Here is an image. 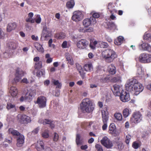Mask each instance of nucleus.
I'll use <instances>...</instances> for the list:
<instances>
[{
  "label": "nucleus",
  "mask_w": 151,
  "mask_h": 151,
  "mask_svg": "<svg viewBox=\"0 0 151 151\" xmlns=\"http://www.w3.org/2000/svg\"><path fill=\"white\" fill-rule=\"evenodd\" d=\"M8 132L13 137L16 138V145L17 147H20L23 145L25 138L23 134L12 128H9L8 130Z\"/></svg>",
  "instance_id": "1"
},
{
  "label": "nucleus",
  "mask_w": 151,
  "mask_h": 151,
  "mask_svg": "<svg viewBox=\"0 0 151 151\" xmlns=\"http://www.w3.org/2000/svg\"><path fill=\"white\" fill-rule=\"evenodd\" d=\"M80 108L83 113H90L93 110L94 105L89 99L86 98L82 100L80 104Z\"/></svg>",
  "instance_id": "2"
},
{
  "label": "nucleus",
  "mask_w": 151,
  "mask_h": 151,
  "mask_svg": "<svg viewBox=\"0 0 151 151\" xmlns=\"http://www.w3.org/2000/svg\"><path fill=\"white\" fill-rule=\"evenodd\" d=\"M128 86L129 90L130 91H134L136 95L139 94L144 89L142 85L138 83L137 80L135 79H133L131 81Z\"/></svg>",
  "instance_id": "3"
},
{
  "label": "nucleus",
  "mask_w": 151,
  "mask_h": 151,
  "mask_svg": "<svg viewBox=\"0 0 151 151\" xmlns=\"http://www.w3.org/2000/svg\"><path fill=\"white\" fill-rule=\"evenodd\" d=\"M102 57L106 62L111 63L116 58L117 55L116 52L111 49H108L103 51L102 53Z\"/></svg>",
  "instance_id": "4"
},
{
  "label": "nucleus",
  "mask_w": 151,
  "mask_h": 151,
  "mask_svg": "<svg viewBox=\"0 0 151 151\" xmlns=\"http://www.w3.org/2000/svg\"><path fill=\"white\" fill-rule=\"evenodd\" d=\"M142 116L139 111L133 112L130 118V122L132 123L137 124L142 121Z\"/></svg>",
  "instance_id": "5"
},
{
  "label": "nucleus",
  "mask_w": 151,
  "mask_h": 151,
  "mask_svg": "<svg viewBox=\"0 0 151 151\" xmlns=\"http://www.w3.org/2000/svg\"><path fill=\"white\" fill-rule=\"evenodd\" d=\"M139 61L143 63H148L151 62V54L146 52L141 53L139 55Z\"/></svg>",
  "instance_id": "6"
},
{
  "label": "nucleus",
  "mask_w": 151,
  "mask_h": 151,
  "mask_svg": "<svg viewBox=\"0 0 151 151\" xmlns=\"http://www.w3.org/2000/svg\"><path fill=\"white\" fill-rule=\"evenodd\" d=\"M17 120L22 124H27L31 122L30 118L26 115L19 114L17 116Z\"/></svg>",
  "instance_id": "7"
},
{
  "label": "nucleus",
  "mask_w": 151,
  "mask_h": 151,
  "mask_svg": "<svg viewBox=\"0 0 151 151\" xmlns=\"http://www.w3.org/2000/svg\"><path fill=\"white\" fill-rule=\"evenodd\" d=\"M101 143L107 148H111L113 146L112 142L106 137H103L101 141Z\"/></svg>",
  "instance_id": "8"
},
{
  "label": "nucleus",
  "mask_w": 151,
  "mask_h": 151,
  "mask_svg": "<svg viewBox=\"0 0 151 151\" xmlns=\"http://www.w3.org/2000/svg\"><path fill=\"white\" fill-rule=\"evenodd\" d=\"M24 72L21 70H20L19 68H17L16 70L15 74V78L14 80L15 83L19 82L21 79L22 77L24 75Z\"/></svg>",
  "instance_id": "9"
},
{
  "label": "nucleus",
  "mask_w": 151,
  "mask_h": 151,
  "mask_svg": "<svg viewBox=\"0 0 151 151\" xmlns=\"http://www.w3.org/2000/svg\"><path fill=\"white\" fill-rule=\"evenodd\" d=\"M120 99L122 102H126L129 101L130 99L129 93L124 90H122L120 95Z\"/></svg>",
  "instance_id": "10"
},
{
  "label": "nucleus",
  "mask_w": 151,
  "mask_h": 151,
  "mask_svg": "<svg viewBox=\"0 0 151 151\" xmlns=\"http://www.w3.org/2000/svg\"><path fill=\"white\" fill-rule=\"evenodd\" d=\"M88 42L85 39H82L78 41L77 43L78 47L81 49H86L88 45Z\"/></svg>",
  "instance_id": "11"
},
{
  "label": "nucleus",
  "mask_w": 151,
  "mask_h": 151,
  "mask_svg": "<svg viewBox=\"0 0 151 151\" xmlns=\"http://www.w3.org/2000/svg\"><path fill=\"white\" fill-rule=\"evenodd\" d=\"M46 98L44 96H41L37 98L36 103L40 108H44L46 106Z\"/></svg>",
  "instance_id": "12"
},
{
  "label": "nucleus",
  "mask_w": 151,
  "mask_h": 151,
  "mask_svg": "<svg viewBox=\"0 0 151 151\" xmlns=\"http://www.w3.org/2000/svg\"><path fill=\"white\" fill-rule=\"evenodd\" d=\"M72 19L73 21L78 22L81 21L83 17V15L81 12L79 11L74 12Z\"/></svg>",
  "instance_id": "13"
},
{
  "label": "nucleus",
  "mask_w": 151,
  "mask_h": 151,
  "mask_svg": "<svg viewBox=\"0 0 151 151\" xmlns=\"http://www.w3.org/2000/svg\"><path fill=\"white\" fill-rule=\"evenodd\" d=\"M106 28L110 30H114L116 28V26L115 23L111 20L107 22L105 25Z\"/></svg>",
  "instance_id": "14"
},
{
  "label": "nucleus",
  "mask_w": 151,
  "mask_h": 151,
  "mask_svg": "<svg viewBox=\"0 0 151 151\" xmlns=\"http://www.w3.org/2000/svg\"><path fill=\"white\" fill-rule=\"evenodd\" d=\"M114 89L112 91L114 94L116 96H119L120 94V91L122 90V88L119 85L115 84L113 86Z\"/></svg>",
  "instance_id": "15"
},
{
  "label": "nucleus",
  "mask_w": 151,
  "mask_h": 151,
  "mask_svg": "<svg viewBox=\"0 0 151 151\" xmlns=\"http://www.w3.org/2000/svg\"><path fill=\"white\" fill-rule=\"evenodd\" d=\"M102 119L103 123H107L108 120V113L107 110H103L102 111Z\"/></svg>",
  "instance_id": "16"
},
{
  "label": "nucleus",
  "mask_w": 151,
  "mask_h": 151,
  "mask_svg": "<svg viewBox=\"0 0 151 151\" xmlns=\"http://www.w3.org/2000/svg\"><path fill=\"white\" fill-rule=\"evenodd\" d=\"M44 144L43 141L39 140L36 145V148L38 151H42L44 149Z\"/></svg>",
  "instance_id": "17"
},
{
  "label": "nucleus",
  "mask_w": 151,
  "mask_h": 151,
  "mask_svg": "<svg viewBox=\"0 0 151 151\" xmlns=\"http://www.w3.org/2000/svg\"><path fill=\"white\" fill-rule=\"evenodd\" d=\"M109 133L116 136V126L114 123L110 124L109 127Z\"/></svg>",
  "instance_id": "18"
},
{
  "label": "nucleus",
  "mask_w": 151,
  "mask_h": 151,
  "mask_svg": "<svg viewBox=\"0 0 151 151\" xmlns=\"http://www.w3.org/2000/svg\"><path fill=\"white\" fill-rule=\"evenodd\" d=\"M92 20H93V17H90V18H85L83 21V25L85 27H88L91 24Z\"/></svg>",
  "instance_id": "19"
},
{
  "label": "nucleus",
  "mask_w": 151,
  "mask_h": 151,
  "mask_svg": "<svg viewBox=\"0 0 151 151\" xmlns=\"http://www.w3.org/2000/svg\"><path fill=\"white\" fill-rule=\"evenodd\" d=\"M150 45L149 44L144 42L142 44L139 45L138 47L140 50L147 51Z\"/></svg>",
  "instance_id": "20"
},
{
  "label": "nucleus",
  "mask_w": 151,
  "mask_h": 151,
  "mask_svg": "<svg viewBox=\"0 0 151 151\" xmlns=\"http://www.w3.org/2000/svg\"><path fill=\"white\" fill-rule=\"evenodd\" d=\"M10 92L12 97H16L17 95L18 90L15 87L12 86L10 88Z\"/></svg>",
  "instance_id": "21"
},
{
  "label": "nucleus",
  "mask_w": 151,
  "mask_h": 151,
  "mask_svg": "<svg viewBox=\"0 0 151 151\" xmlns=\"http://www.w3.org/2000/svg\"><path fill=\"white\" fill-rule=\"evenodd\" d=\"M17 26L15 23H9L7 27V31L8 32H10L12 30L14 29Z\"/></svg>",
  "instance_id": "22"
},
{
  "label": "nucleus",
  "mask_w": 151,
  "mask_h": 151,
  "mask_svg": "<svg viewBox=\"0 0 151 151\" xmlns=\"http://www.w3.org/2000/svg\"><path fill=\"white\" fill-rule=\"evenodd\" d=\"M124 40V38L123 37L119 36L114 40V43L116 45H120L123 43Z\"/></svg>",
  "instance_id": "23"
},
{
  "label": "nucleus",
  "mask_w": 151,
  "mask_h": 151,
  "mask_svg": "<svg viewBox=\"0 0 151 151\" xmlns=\"http://www.w3.org/2000/svg\"><path fill=\"white\" fill-rule=\"evenodd\" d=\"M65 37V34L63 32L57 33L54 35L55 37L57 39H64Z\"/></svg>",
  "instance_id": "24"
},
{
  "label": "nucleus",
  "mask_w": 151,
  "mask_h": 151,
  "mask_svg": "<svg viewBox=\"0 0 151 151\" xmlns=\"http://www.w3.org/2000/svg\"><path fill=\"white\" fill-rule=\"evenodd\" d=\"M108 70L109 73L112 75L115 74L116 72V68L112 64L108 66Z\"/></svg>",
  "instance_id": "25"
},
{
  "label": "nucleus",
  "mask_w": 151,
  "mask_h": 151,
  "mask_svg": "<svg viewBox=\"0 0 151 151\" xmlns=\"http://www.w3.org/2000/svg\"><path fill=\"white\" fill-rule=\"evenodd\" d=\"M143 39L146 42H151V35L147 32H145L143 36Z\"/></svg>",
  "instance_id": "26"
},
{
  "label": "nucleus",
  "mask_w": 151,
  "mask_h": 151,
  "mask_svg": "<svg viewBox=\"0 0 151 151\" xmlns=\"http://www.w3.org/2000/svg\"><path fill=\"white\" fill-rule=\"evenodd\" d=\"M65 57L67 61H68V63L71 65H73V60L71 55L69 53H66L65 54Z\"/></svg>",
  "instance_id": "27"
},
{
  "label": "nucleus",
  "mask_w": 151,
  "mask_h": 151,
  "mask_svg": "<svg viewBox=\"0 0 151 151\" xmlns=\"http://www.w3.org/2000/svg\"><path fill=\"white\" fill-rule=\"evenodd\" d=\"M39 123L42 124L44 125L46 124H49L51 122H53V121L49 119H40L39 120Z\"/></svg>",
  "instance_id": "28"
},
{
  "label": "nucleus",
  "mask_w": 151,
  "mask_h": 151,
  "mask_svg": "<svg viewBox=\"0 0 151 151\" xmlns=\"http://www.w3.org/2000/svg\"><path fill=\"white\" fill-rule=\"evenodd\" d=\"M35 93L32 92H30L29 94L27 93L25 95V98L28 99V101L32 100V99L35 97Z\"/></svg>",
  "instance_id": "29"
},
{
  "label": "nucleus",
  "mask_w": 151,
  "mask_h": 151,
  "mask_svg": "<svg viewBox=\"0 0 151 151\" xmlns=\"http://www.w3.org/2000/svg\"><path fill=\"white\" fill-rule=\"evenodd\" d=\"M35 46L39 52L42 53L44 52V49L42 45L39 43H36L35 44Z\"/></svg>",
  "instance_id": "30"
},
{
  "label": "nucleus",
  "mask_w": 151,
  "mask_h": 151,
  "mask_svg": "<svg viewBox=\"0 0 151 151\" xmlns=\"http://www.w3.org/2000/svg\"><path fill=\"white\" fill-rule=\"evenodd\" d=\"M9 45L10 48L13 49H16L18 46V43L16 41L10 42Z\"/></svg>",
  "instance_id": "31"
},
{
  "label": "nucleus",
  "mask_w": 151,
  "mask_h": 151,
  "mask_svg": "<svg viewBox=\"0 0 151 151\" xmlns=\"http://www.w3.org/2000/svg\"><path fill=\"white\" fill-rule=\"evenodd\" d=\"M110 78L108 76L103 77L99 79L100 82L103 83L108 82L110 81Z\"/></svg>",
  "instance_id": "32"
},
{
  "label": "nucleus",
  "mask_w": 151,
  "mask_h": 151,
  "mask_svg": "<svg viewBox=\"0 0 151 151\" xmlns=\"http://www.w3.org/2000/svg\"><path fill=\"white\" fill-rule=\"evenodd\" d=\"M130 114V111L129 109L126 108L124 109L123 111V114L124 118L127 117Z\"/></svg>",
  "instance_id": "33"
},
{
  "label": "nucleus",
  "mask_w": 151,
  "mask_h": 151,
  "mask_svg": "<svg viewBox=\"0 0 151 151\" xmlns=\"http://www.w3.org/2000/svg\"><path fill=\"white\" fill-rule=\"evenodd\" d=\"M84 68L86 71H91L93 70L92 65L91 64L85 65L84 66Z\"/></svg>",
  "instance_id": "34"
},
{
  "label": "nucleus",
  "mask_w": 151,
  "mask_h": 151,
  "mask_svg": "<svg viewBox=\"0 0 151 151\" xmlns=\"http://www.w3.org/2000/svg\"><path fill=\"white\" fill-rule=\"evenodd\" d=\"M75 3L73 0H71L67 2L66 4L67 7L69 9L72 8L74 6Z\"/></svg>",
  "instance_id": "35"
},
{
  "label": "nucleus",
  "mask_w": 151,
  "mask_h": 151,
  "mask_svg": "<svg viewBox=\"0 0 151 151\" xmlns=\"http://www.w3.org/2000/svg\"><path fill=\"white\" fill-rule=\"evenodd\" d=\"M52 83L54 86H56V88H60L62 86V84L60 83L58 80H53L52 81Z\"/></svg>",
  "instance_id": "36"
},
{
  "label": "nucleus",
  "mask_w": 151,
  "mask_h": 151,
  "mask_svg": "<svg viewBox=\"0 0 151 151\" xmlns=\"http://www.w3.org/2000/svg\"><path fill=\"white\" fill-rule=\"evenodd\" d=\"M121 78L119 76H117L113 77L110 80L111 82L113 83L119 82L121 81Z\"/></svg>",
  "instance_id": "37"
},
{
  "label": "nucleus",
  "mask_w": 151,
  "mask_h": 151,
  "mask_svg": "<svg viewBox=\"0 0 151 151\" xmlns=\"http://www.w3.org/2000/svg\"><path fill=\"white\" fill-rule=\"evenodd\" d=\"M114 116L118 121H121L122 119V115L120 113H116L114 114Z\"/></svg>",
  "instance_id": "38"
},
{
  "label": "nucleus",
  "mask_w": 151,
  "mask_h": 151,
  "mask_svg": "<svg viewBox=\"0 0 151 151\" xmlns=\"http://www.w3.org/2000/svg\"><path fill=\"white\" fill-rule=\"evenodd\" d=\"M81 136L79 134H77L76 136V142L77 145H81L82 144V142L81 140L80 139Z\"/></svg>",
  "instance_id": "39"
},
{
  "label": "nucleus",
  "mask_w": 151,
  "mask_h": 151,
  "mask_svg": "<svg viewBox=\"0 0 151 151\" xmlns=\"http://www.w3.org/2000/svg\"><path fill=\"white\" fill-rule=\"evenodd\" d=\"M137 73L138 76L140 77H142L144 75V72L141 67L138 68Z\"/></svg>",
  "instance_id": "40"
},
{
  "label": "nucleus",
  "mask_w": 151,
  "mask_h": 151,
  "mask_svg": "<svg viewBox=\"0 0 151 151\" xmlns=\"http://www.w3.org/2000/svg\"><path fill=\"white\" fill-rule=\"evenodd\" d=\"M132 146L134 149H136L140 147V145L138 141H135L133 142Z\"/></svg>",
  "instance_id": "41"
},
{
  "label": "nucleus",
  "mask_w": 151,
  "mask_h": 151,
  "mask_svg": "<svg viewBox=\"0 0 151 151\" xmlns=\"http://www.w3.org/2000/svg\"><path fill=\"white\" fill-rule=\"evenodd\" d=\"M45 58H47L46 61V62L47 63H50L52 62V58L50 57V55L49 54H46L45 55Z\"/></svg>",
  "instance_id": "42"
},
{
  "label": "nucleus",
  "mask_w": 151,
  "mask_h": 151,
  "mask_svg": "<svg viewBox=\"0 0 151 151\" xmlns=\"http://www.w3.org/2000/svg\"><path fill=\"white\" fill-rule=\"evenodd\" d=\"M42 62L41 61H39L38 63H35L34 67L35 69H40L42 67Z\"/></svg>",
  "instance_id": "43"
},
{
  "label": "nucleus",
  "mask_w": 151,
  "mask_h": 151,
  "mask_svg": "<svg viewBox=\"0 0 151 151\" xmlns=\"http://www.w3.org/2000/svg\"><path fill=\"white\" fill-rule=\"evenodd\" d=\"M42 137L45 138H47L49 137V132L48 130H46L42 134Z\"/></svg>",
  "instance_id": "44"
},
{
  "label": "nucleus",
  "mask_w": 151,
  "mask_h": 151,
  "mask_svg": "<svg viewBox=\"0 0 151 151\" xmlns=\"http://www.w3.org/2000/svg\"><path fill=\"white\" fill-rule=\"evenodd\" d=\"M131 138V136L130 135L128 134L126 135L125 139V142L127 145H129L130 140Z\"/></svg>",
  "instance_id": "45"
},
{
  "label": "nucleus",
  "mask_w": 151,
  "mask_h": 151,
  "mask_svg": "<svg viewBox=\"0 0 151 151\" xmlns=\"http://www.w3.org/2000/svg\"><path fill=\"white\" fill-rule=\"evenodd\" d=\"M97 44V42L96 41H95L93 42H91L89 46L91 49H94L95 48L96 45Z\"/></svg>",
  "instance_id": "46"
},
{
  "label": "nucleus",
  "mask_w": 151,
  "mask_h": 151,
  "mask_svg": "<svg viewBox=\"0 0 151 151\" xmlns=\"http://www.w3.org/2000/svg\"><path fill=\"white\" fill-rule=\"evenodd\" d=\"M6 108L8 110H9L13 108L15 109V105L11 103H7V104Z\"/></svg>",
  "instance_id": "47"
},
{
  "label": "nucleus",
  "mask_w": 151,
  "mask_h": 151,
  "mask_svg": "<svg viewBox=\"0 0 151 151\" xmlns=\"http://www.w3.org/2000/svg\"><path fill=\"white\" fill-rule=\"evenodd\" d=\"M59 139L58 134L56 132H54L53 134V140L55 142H57Z\"/></svg>",
  "instance_id": "48"
},
{
  "label": "nucleus",
  "mask_w": 151,
  "mask_h": 151,
  "mask_svg": "<svg viewBox=\"0 0 151 151\" xmlns=\"http://www.w3.org/2000/svg\"><path fill=\"white\" fill-rule=\"evenodd\" d=\"M25 21L27 22H30L31 23H33L35 22V20L32 18L28 17L26 18Z\"/></svg>",
  "instance_id": "49"
},
{
  "label": "nucleus",
  "mask_w": 151,
  "mask_h": 151,
  "mask_svg": "<svg viewBox=\"0 0 151 151\" xmlns=\"http://www.w3.org/2000/svg\"><path fill=\"white\" fill-rule=\"evenodd\" d=\"M35 20L37 23H40L41 21V19L40 17V15H37L36 19Z\"/></svg>",
  "instance_id": "50"
},
{
  "label": "nucleus",
  "mask_w": 151,
  "mask_h": 151,
  "mask_svg": "<svg viewBox=\"0 0 151 151\" xmlns=\"http://www.w3.org/2000/svg\"><path fill=\"white\" fill-rule=\"evenodd\" d=\"M100 17V14L98 13L95 12L92 14V17H93V20H95V18H98Z\"/></svg>",
  "instance_id": "51"
},
{
  "label": "nucleus",
  "mask_w": 151,
  "mask_h": 151,
  "mask_svg": "<svg viewBox=\"0 0 151 151\" xmlns=\"http://www.w3.org/2000/svg\"><path fill=\"white\" fill-rule=\"evenodd\" d=\"M95 148L97 150V151H103V150L102 146L99 144H96L95 145Z\"/></svg>",
  "instance_id": "52"
},
{
  "label": "nucleus",
  "mask_w": 151,
  "mask_h": 151,
  "mask_svg": "<svg viewBox=\"0 0 151 151\" xmlns=\"http://www.w3.org/2000/svg\"><path fill=\"white\" fill-rule=\"evenodd\" d=\"M100 46L103 48H107L109 46V45L107 43L105 42H102L100 43Z\"/></svg>",
  "instance_id": "53"
},
{
  "label": "nucleus",
  "mask_w": 151,
  "mask_h": 151,
  "mask_svg": "<svg viewBox=\"0 0 151 151\" xmlns=\"http://www.w3.org/2000/svg\"><path fill=\"white\" fill-rule=\"evenodd\" d=\"M5 36V34L4 32L2 29L0 28V39H4Z\"/></svg>",
  "instance_id": "54"
},
{
  "label": "nucleus",
  "mask_w": 151,
  "mask_h": 151,
  "mask_svg": "<svg viewBox=\"0 0 151 151\" xmlns=\"http://www.w3.org/2000/svg\"><path fill=\"white\" fill-rule=\"evenodd\" d=\"M52 39H51L49 40L48 42V44L49 47H52L53 48H54L55 47V45L54 44L52 45Z\"/></svg>",
  "instance_id": "55"
},
{
  "label": "nucleus",
  "mask_w": 151,
  "mask_h": 151,
  "mask_svg": "<svg viewBox=\"0 0 151 151\" xmlns=\"http://www.w3.org/2000/svg\"><path fill=\"white\" fill-rule=\"evenodd\" d=\"M21 83H25L26 84H28L29 83L28 80L26 78H23L21 81Z\"/></svg>",
  "instance_id": "56"
},
{
  "label": "nucleus",
  "mask_w": 151,
  "mask_h": 151,
  "mask_svg": "<svg viewBox=\"0 0 151 151\" xmlns=\"http://www.w3.org/2000/svg\"><path fill=\"white\" fill-rule=\"evenodd\" d=\"M39 129V127H37L33 130L32 132L34 134H36L38 133Z\"/></svg>",
  "instance_id": "57"
},
{
  "label": "nucleus",
  "mask_w": 151,
  "mask_h": 151,
  "mask_svg": "<svg viewBox=\"0 0 151 151\" xmlns=\"http://www.w3.org/2000/svg\"><path fill=\"white\" fill-rule=\"evenodd\" d=\"M67 42L66 41H64L62 45V47L63 48H67Z\"/></svg>",
  "instance_id": "58"
},
{
  "label": "nucleus",
  "mask_w": 151,
  "mask_h": 151,
  "mask_svg": "<svg viewBox=\"0 0 151 151\" xmlns=\"http://www.w3.org/2000/svg\"><path fill=\"white\" fill-rule=\"evenodd\" d=\"M77 68L80 74H81V70H82V68L79 64L76 65Z\"/></svg>",
  "instance_id": "59"
},
{
  "label": "nucleus",
  "mask_w": 151,
  "mask_h": 151,
  "mask_svg": "<svg viewBox=\"0 0 151 151\" xmlns=\"http://www.w3.org/2000/svg\"><path fill=\"white\" fill-rule=\"evenodd\" d=\"M93 28L90 27L88 28H86L85 32H90L93 31Z\"/></svg>",
  "instance_id": "60"
},
{
  "label": "nucleus",
  "mask_w": 151,
  "mask_h": 151,
  "mask_svg": "<svg viewBox=\"0 0 151 151\" xmlns=\"http://www.w3.org/2000/svg\"><path fill=\"white\" fill-rule=\"evenodd\" d=\"M19 100L20 102H22L24 101L27 100L28 101V99H26L25 98V96L24 97L23 96H22L19 99Z\"/></svg>",
  "instance_id": "61"
},
{
  "label": "nucleus",
  "mask_w": 151,
  "mask_h": 151,
  "mask_svg": "<svg viewBox=\"0 0 151 151\" xmlns=\"http://www.w3.org/2000/svg\"><path fill=\"white\" fill-rule=\"evenodd\" d=\"M86 28L84 27H81L78 29V31L79 32H85Z\"/></svg>",
  "instance_id": "62"
},
{
  "label": "nucleus",
  "mask_w": 151,
  "mask_h": 151,
  "mask_svg": "<svg viewBox=\"0 0 151 151\" xmlns=\"http://www.w3.org/2000/svg\"><path fill=\"white\" fill-rule=\"evenodd\" d=\"M107 127V123H104V124L102 127V129L103 130H106Z\"/></svg>",
  "instance_id": "63"
},
{
  "label": "nucleus",
  "mask_w": 151,
  "mask_h": 151,
  "mask_svg": "<svg viewBox=\"0 0 151 151\" xmlns=\"http://www.w3.org/2000/svg\"><path fill=\"white\" fill-rule=\"evenodd\" d=\"M31 38L34 41H37L38 40V37L37 36H35L34 35H32Z\"/></svg>",
  "instance_id": "64"
}]
</instances>
